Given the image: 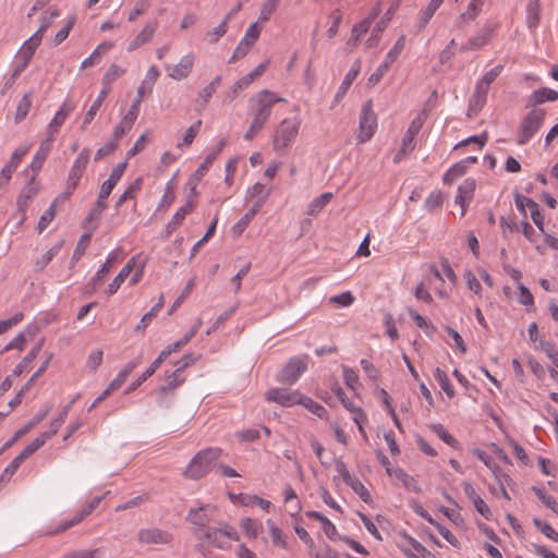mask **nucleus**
Instances as JSON below:
<instances>
[{
	"instance_id": "nucleus-58",
	"label": "nucleus",
	"mask_w": 558,
	"mask_h": 558,
	"mask_svg": "<svg viewBox=\"0 0 558 558\" xmlns=\"http://www.w3.org/2000/svg\"><path fill=\"white\" fill-rule=\"evenodd\" d=\"M400 536L412 547L414 551L420 554L423 558H429L432 553L427 550L420 542L410 536L407 532L400 533Z\"/></svg>"
},
{
	"instance_id": "nucleus-50",
	"label": "nucleus",
	"mask_w": 558,
	"mask_h": 558,
	"mask_svg": "<svg viewBox=\"0 0 558 558\" xmlns=\"http://www.w3.org/2000/svg\"><path fill=\"white\" fill-rule=\"evenodd\" d=\"M468 170V167L464 165V162L459 161L454 163L444 175V182L445 183H452L456 179L459 177H462Z\"/></svg>"
},
{
	"instance_id": "nucleus-36",
	"label": "nucleus",
	"mask_w": 558,
	"mask_h": 558,
	"mask_svg": "<svg viewBox=\"0 0 558 558\" xmlns=\"http://www.w3.org/2000/svg\"><path fill=\"white\" fill-rule=\"evenodd\" d=\"M43 341H40L38 344H36L28 353L27 355L15 366L13 369V376H20L23 374V372L28 367V364L33 362L39 354L41 350Z\"/></svg>"
},
{
	"instance_id": "nucleus-59",
	"label": "nucleus",
	"mask_w": 558,
	"mask_h": 558,
	"mask_svg": "<svg viewBox=\"0 0 558 558\" xmlns=\"http://www.w3.org/2000/svg\"><path fill=\"white\" fill-rule=\"evenodd\" d=\"M221 83V76L217 75L214 77V80L205 86L201 93L199 96L203 99L204 106L209 101L211 96L216 93L217 88L220 86Z\"/></svg>"
},
{
	"instance_id": "nucleus-9",
	"label": "nucleus",
	"mask_w": 558,
	"mask_h": 558,
	"mask_svg": "<svg viewBox=\"0 0 558 558\" xmlns=\"http://www.w3.org/2000/svg\"><path fill=\"white\" fill-rule=\"evenodd\" d=\"M372 107V100H367L362 107L359 125L360 134L357 136L361 143L369 141L377 128V117Z\"/></svg>"
},
{
	"instance_id": "nucleus-39",
	"label": "nucleus",
	"mask_w": 558,
	"mask_h": 558,
	"mask_svg": "<svg viewBox=\"0 0 558 558\" xmlns=\"http://www.w3.org/2000/svg\"><path fill=\"white\" fill-rule=\"evenodd\" d=\"M414 137L415 136L410 135L409 133H405V135L402 138L400 150L393 157L395 163L400 162L404 156H407L408 154H410L411 151L414 150V148H415Z\"/></svg>"
},
{
	"instance_id": "nucleus-37",
	"label": "nucleus",
	"mask_w": 558,
	"mask_h": 558,
	"mask_svg": "<svg viewBox=\"0 0 558 558\" xmlns=\"http://www.w3.org/2000/svg\"><path fill=\"white\" fill-rule=\"evenodd\" d=\"M74 109L75 105L71 100H65L60 107V109L57 111L50 123L53 124V126L60 128L65 122L68 116L72 111H74Z\"/></svg>"
},
{
	"instance_id": "nucleus-40",
	"label": "nucleus",
	"mask_w": 558,
	"mask_h": 558,
	"mask_svg": "<svg viewBox=\"0 0 558 558\" xmlns=\"http://www.w3.org/2000/svg\"><path fill=\"white\" fill-rule=\"evenodd\" d=\"M162 306H163V295H160L159 301L150 308L149 312H147L145 315H143L140 324L135 327V330L137 331L140 329H145L150 324L153 318L157 316V314L162 308Z\"/></svg>"
},
{
	"instance_id": "nucleus-46",
	"label": "nucleus",
	"mask_w": 558,
	"mask_h": 558,
	"mask_svg": "<svg viewBox=\"0 0 558 558\" xmlns=\"http://www.w3.org/2000/svg\"><path fill=\"white\" fill-rule=\"evenodd\" d=\"M532 490L535 493V495L538 497V499L547 507L549 508L554 513L558 514V502L555 500L554 497L548 495L545 489L533 486Z\"/></svg>"
},
{
	"instance_id": "nucleus-55",
	"label": "nucleus",
	"mask_w": 558,
	"mask_h": 558,
	"mask_svg": "<svg viewBox=\"0 0 558 558\" xmlns=\"http://www.w3.org/2000/svg\"><path fill=\"white\" fill-rule=\"evenodd\" d=\"M135 120L136 119H132L131 121H129L126 113L121 120V122L114 128L111 138L118 143V141L132 129Z\"/></svg>"
},
{
	"instance_id": "nucleus-52",
	"label": "nucleus",
	"mask_w": 558,
	"mask_h": 558,
	"mask_svg": "<svg viewBox=\"0 0 558 558\" xmlns=\"http://www.w3.org/2000/svg\"><path fill=\"white\" fill-rule=\"evenodd\" d=\"M241 527L244 530L245 534L250 537H257L258 533L262 531V523L257 520L245 518L241 522Z\"/></svg>"
},
{
	"instance_id": "nucleus-20",
	"label": "nucleus",
	"mask_w": 558,
	"mask_h": 558,
	"mask_svg": "<svg viewBox=\"0 0 558 558\" xmlns=\"http://www.w3.org/2000/svg\"><path fill=\"white\" fill-rule=\"evenodd\" d=\"M28 147H21L14 150L9 162L2 168L0 172V187L8 183L12 173L16 170L22 158L27 154Z\"/></svg>"
},
{
	"instance_id": "nucleus-14",
	"label": "nucleus",
	"mask_w": 558,
	"mask_h": 558,
	"mask_svg": "<svg viewBox=\"0 0 558 558\" xmlns=\"http://www.w3.org/2000/svg\"><path fill=\"white\" fill-rule=\"evenodd\" d=\"M267 66H268V61L262 62L254 70H252L250 73H247L245 76L238 80L231 87L230 92L228 93L227 99L229 101L233 100L238 96L240 90L245 89L246 87H248L252 84V82L254 80L262 76L265 73Z\"/></svg>"
},
{
	"instance_id": "nucleus-15",
	"label": "nucleus",
	"mask_w": 558,
	"mask_h": 558,
	"mask_svg": "<svg viewBox=\"0 0 558 558\" xmlns=\"http://www.w3.org/2000/svg\"><path fill=\"white\" fill-rule=\"evenodd\" d=\"M51 407L46 408L45 410H41L37 412L32 420L26 423L23 427L17 429L14 435L3 444V446L0 449V454H2L7 449H9L15 441H17L21 437H23L25 434H27L32 428H34L38 423H40L43 420L46 418L50 411Z\"/></svg>"
},
{
	"instance_id": "nucleus-25",
	"label": "nucleus",
	"mask_w": 558,
	"mask_h": 558,
	"mask_svg": "<svg viewBox=\"0 0 558 558\" xmlns=\"http://www.w3.org/2000/svg\"><path fill=\"white\" fill-rule=\"evenodd\" d=\"M483 3L484 2H475V0H472L468 5L466 11L460 14L457 19L456 26L463 29L465 24L474 21L482 11Z\"/></svg>"
},
{
	"instance_id": "nucleus-38",
	"label": "nucleus",
	"mask_w": 558,
	"mask_h": 558,
	"mask_svg": "<svg viewBox=\"0 0 558 558\" xmlns=\"http://www.w3.org/2000/svg\"><path fill=\"white\" fill-rule=\"evenodd\" d=\"M267 525L269 526V534H270L272 544L277 547L287 549L288 542H287V537L283 535L282 531L271 520H267Z\"/></svg>"
},
{
	"instance_id": "nucleus-16",
	"label": "nucleus",
	"mask_w": 558,
	"mask_h": 558,
	"mask_svg": "<svg viewBox=\"0 0 558 558\" xmlns=\"http://www.w3.org/2000/svg\"><path fill=\"white\" fill-rule=\"evenodd\" d=\"M137 538L140 543L147 545L169 544L172 541L169 532L156 527L140 530Z\"/></svg>"
},
{
	"instance_id": "nucleus-7",
	"label": "nucleus",
	"mask_w": 558,
	"mask_h": 558,
	"mask_svg": "<svg viewBox=\"0 0 558 558\" xmlns=\"http://www.w3.org/2000/svg\"><path fill=\"white\" fill-rule=\"evenodd\" d=\"M499 28V23L497 22H487L483 25V27L477 32L476 35L472 36L465 44L460 47L461 52L478 50L486 45H488L492 39L495 37L497 29Z\"/></svg>"
},
{
	"instance_id": "nucleus-6",
	"label": "nucleus",
	"mask_w": 558,
	"mask_h": 558,
	"mask_svg": "<svg viewBox=\"0 0 558 558\" xmlns=\"http://www.w3.org/2000/svg\"><path fill=\"white\" fill-rule=\"evenodd\" d=\"M45 445V437L35 438L29 445H27L21 453L13 459V461L3 470L0 475V484L8 483L15 474L20 465L39 448Z\"/></svg>"
},
{
	"instance_id": "nucleus-57",
	"label": "nucleus",
	"mask_w": 558,
	"mask_h": 558,
	"mask_svg": "<svg viewBox=\"0 0 558 558\" xmlns=\"http://www.w3.org/2000/svg\"><path fill=\"white\" fill-rule=\"evenodd\" d=\"M56 213L57 211H56V201H54L51 203L49 208L39 218V221L37 225V230L39 233H41L49 226V223L54 219Z\"/></svg>"
},
{
	"instance_id": "nucleus-28",
	"label": "nucleus",
	"mask_w": 558,
	"mask_h": 558,
	"mask_svg": "<svg viewBox=\"0 0 558 558\" xmlns=\"http://www.w3.org/2000/svg\"><path fill=\"white\" fill-rule=\"evenodd\" d=\"M110 92H111V87H104L100 90V93L98 94L97 98L94 100L93 105L87 110V112H86V114L84 117L83 124H82V129L83 130L93 121V119L95 118L97 111L99 110V108L101 107L104 100L106 99V97L109 95Z\"/></svg>"
},
{
	"instance_id": "nucleus-5",
	"label": "nucleus",
	"mask_w": 558,
	"mask_h": 558,
	"mask_svg": "<svg viewBox=\"0 0 558 558\" xmlns=\"http://www.w3.org/2000/svg\"><path fill=\"white\" fill-rule=\"evenodd\" d=\"M300 121L298 119H284L276 129L272 146L275 150H281L291 145L299 133Z\"/></svg>"
},
{
	"instance_id": "nucleus-8",
	"label": "nucleus",
	"mask_w": 558,
	"mask_h": 558,
	"mask_svg": "<svg viewBox=\"0 0 558 558\" xmlns=\"http://www.w3.org/2000/svg\"><path fill=\"white\" fill-rule=\"evenodd\" d=\"M90 150L89 148H83L78 156L75 158L72 168L70 170L66 189L64 194L70 196L77 187L78 182L88 165Z\"/></svg>"
},
{
	"instance_id": "nucleus-64",
	"label": "nucleus",
	"mask_w": 558,
	"mask_h": 558,
	"mask_svg": "<svg viewBox=\"0 0 558 558\" xmlns=\"http://www.w3.org/2000/svg\"><path fill=\"white\" fill-rule=\"evenodd\" d=\"M534 525L548 538L558 542V532H556L551 525L542 521L538 518L533 519Z\"/></svg>"
},
{
	"instance_id": "nucleus-2",
	"label": "nucleus",
	"mask_w": 558,
	"mask_h": 558,
	"mask_svg": "<svg viewBox=\"0 0 558 558\" xmlns=\"http://www.w3.org/2000/svg\"><path fill=\"white\" fill-rule=\"evenodd\" d=\"M220 454L221 449L219 448H207L198 452L190 462L184 475L192 480L202 478L209 472Z\"/></svg>"
},
{
	"instance_id": "nucleus-47",
	"label": "nucleus",
	"mask_w": 558,
	"mask_h": 558,
	"mask_svg": "<svg viewBox=\"0 0 558 558\" xmlns=\"http://www.w3.org/2000/svg\"><path fill=\"white\" fill-rule=\"evenodd\" d=\"M112 46H113V44L112 43H108V41H104L100 45H98L97 48L94 50V52L88 58L83 60V62L81 64V69H86L88 66L94 65L96 63V58L100 53H105L108 50H110L112 48Z\"/></svg>"
},
{
	"instance_id": "nucleus-1",
	"label": "nucleus",
	"mask_w": 558,
	"mask_h": 558,
	"mask_svg": "<svg viewBox=\"0 0 558 558\" xmlns=\"http://www.w3.org/2000/svg\"><path fill=\"white\" fill-rule=\"evenodd\" d=\"M286 99L277 96L274 92L263 89L250 99V108L253 116V122L265 125L268 121L272 107L277 102H284Z\"/></svg>"
},
{
	"instance_id": "nucleus-24",
	"label": "nucleus",
	"mask_w": 558,
	"mask_h": 558,
	"mask_svg": "<svg viewBox=\"0 0 558 558\" xmlns=\"http://www.w3.org/2000/svg\"><path fill=\"white\" fill-rule=\"evenodd\" d=\"M387 473L389 476L396 477L398 481H400L405 488L418 494L421 493V487L417 485L416 480L409 475L403 469L401 468H387Z\"/></svg>"
},
{
	"instance_id": "nucleus-35",
	"label": "nucleus",
	"mask_w": 558,
	"mask_h": 558,
	"mask_svg": "<svg viewBox=\"0 0 558 558\" xmlns=\"http://www.w3.org/2000/svg\"><path fill=\"white\" fill-rule=\"evenodd\" d=\"M226 144H227V141L225 138L219 141V143L217 144L216 148L209 155H207V157L204 159V161L196 169V171H195L196 175L203 177L208 171L210 165L214 162V160L221 153V150L223 149Z\"/></svg>"
},
{
	"instance_id": "nucleus-29",
	"label": "nucleus",
	"mask_w": 558,
	"mask_h": 558,
	"mask_svg": "<svg viewBox=\"0 0 558 558\" xmlns=\"http://www.w3.org/2000/svg\"><path fill=\"white\" fill-rule=\"evenodd\" d=\"M157 23L147 24L129 45L128 51H133L141 46L149 43L155 34Z\"/></svg>"
},
{
	"instance_id": "nucleus-56",
	"label": "nucleus",
	"mask_w": 558,
	"mask_h": 558,
	"mask_svg": "<svg viewBox=\"0 0 558 558\" xmlns=\"http://www.w3.org/2000/svg\"><path fill=\"white\" fill-rule=\"evenodd\" d=\"M125 73V70L117 64H111L102 77L104 87H110V84Z\"/></svg>"
},
{
	"instance_id": "nucleus-32",
	"label": "nucleus",
	"mask_w": 558,
	"mask_h": 558,
	"mask_svg": "<svg viewBox=\"0 0 558 558\" xmlns=\"http://www.w3.org/2000/svg\"><path fill=\"white\" fill-rule=\"evenodd\" d=\"M444 0H430L427 7L421 12L418 22H417V29L421 32L426 27V25L429 23L430 19L435 14V12L438 10V8L442 4Z\"/></svg>"
},
{
	"instance_id": "nucleus-13",
	"label": "nucleus",
	"mask_w": 558,
	"mask_h": 558,
	"mask_svg": "<svg viewBox=\"0 0 558 558\" xmlns=\"http://www.w3.org/2000/svg\"><path fill=\"white\" fill-rule=\"evenodd\" d=\"M35 178L36 175L31 178L29 182L22 189L16 201L17 213L20 214V225L26 220V210L28 208L29 202L39 191L38 186L35 184Z\"/></svg>"
},
{
	"instance_id": "nucleus-51",
	"label": "nucleus",
	"mask_w": 558,
	"mask_h": 558,
	"mask_svg": "<svg viewBox=\"0 0 558 558\" xmlns=\"http://www.w3.org/2000/svg\"><path fill=\"white\" fill-rule=\"evenodd\" d=\"M430 429L447 445L451 446L452 448L458 447L459 442L457 439L451 434H449L441 424H433L430 425Z\"/></svg>"
},
{
	"instance_id": "nucleus-31",
	"label": "nucleus",
	"mask_w": 558,
	"mask_h": 558,
	"mask_svg": "<svg viewBox=\"0 0 558 558\" xmlns=\"http://www.w3.org/2000/svg\"><path fill=\"white\" fill-rule=\"evenodd\" d=\"M541 21V0H531L526 5V26L535 29Z\"/></svg>"
},
{
	"instance_id": "nucleus-18",
	"label": "nucleus",
	"mask_w": 558,
	"mask_h": 558,
	"mask_svg": "<svg viewBox=\"0 0 558 558\" xmlns=\"http://www.w3.org/2000/svg\"><path fill=\"white\" fill-rule=\"evenodd\" d=\"M399 5H400V0H396L390 5V8L387 10L384 17L377 23V25L373 29L371 37L366 40L367 48H373V47L377 46L379 38H380V34L387 27L389 21L391 20V17L396 13V11L399 9Z\"/></svg>"
},
{
	"instance_id": "nucleus-54",
	"label": "nucleus",
	"mask_w": 558,
	"mask_h": 558,
	"mask_svg": "<svg viewBox=\"0 0 558 558\" xmlns=\"http://www.w3.org/2000/svg\"><path fill=\"white\" fill-rule=\"evenodd\" d=\"M405 40V36L401 35L396 41L395 46L388 51L385 62H387L390 66L398 59V57L404 49Z\"/></svg>"
},
{
	"instance_id": "nucleus-3",
	"label": "nucleus",
	"mask_w": 558,
	"mask_h": 558,
	"mask_svg": "<svg viewBox=\"0 0 558 558\" xmlns=\"http://www.w3.org/2000/svg\"><path fill=\"white\" fill-rule=\"evenodd\" d=\"M545 117V109L531 108L519 125L517 143L525 145L542 128Z\"/></svg>"
},
{
	"instance_id": "nucleus-10",
	"label": "nucleus",
	"mask_w": 558,
	"mask_h": 558,
	"mask_svg": "<svg viewBox=\"0 0 558 558\" xmlns=\"http://www.w3.org/2000/svg\"><path fill=\"white\" fill-rule=\"evenodd\" d=\"M307 356L293 357L278 374L277 380L282 384H294L307 369Z\"/></svg>"
},
{
	"instance_id": "nucleus-53",
	"label": "nucleus",
	"mask_w": 558,
	"mask_h": 558,
	"mask_svg": "<svg viewBox=\"0 0 558 558\" xmlns=\"http://www.w3.org/2000/svg\"><path fill=\"white\" fill-rule=\"evenodd\" d=\"M194 207L195 205L193 201H187L183 206H181L171 218L173 225L180 227L185 217L194 210Z\"/></svg>"
},
{
	"instance_id": "nucleus-12",
	"label": "nucleus",
	"mask_w": 558,
	"mask_h": 558,
	"mask_svg": "<svg viewBox=\"0 0 558 558\" xmlns=\"http://www.w3.org/2000/svg\"><path fill=\"white\" fill-rule=\"evenodd\" d=\"M208 506H203L197 509H191L187 514V520L193 524L192 533L195 537L202 541V534L206 530H210L211 519L207 513Z\"/></svg>"
},
{
	"instance_id": "nucleus-34",
	"label": "nucleus",
	"mask_w": 558,
	"mask_h": 558,
	"mask_svg": "<svg viewBox=\"0 0 558 558\" xmlns=\"http://www.w3.org/2000/svg\"><path fill=\"white\" fill-rule=\"evenodd\" d=\"M119 254L121 255V257H123L124 253L122 250H119V251H114L112 252L106 263L101 266V268L96 272L95 277L93 278V286L94 288L100 283L105 277L106 274H108L110 271V267L113 263L118 262L119 260Z\"/></svg>"
},
{
	"instance_id": "nucleus-23",
	"label": "nucleus",
	"mask_w": 558,
	"mask_h": 558,
	"mask_svg": "<svg viewBox=\"0 0 558 558\" xmlns=\"http://www.w3.org/2000/svg\"><path fill=\"white\" fill-rule=\"evenodd\" d=\"M194 64V57L192 54L184 56L178 64L171 68L169 76L173 80H183L191 73Z\"/></svg>"
},
{
	"instance_id": "nucleus-4",
	"label": "nucleus",
	"mask_w": 558,
	"mask_h": 558,
	"mask_svg": "<svg viewBox=\"0 0 558 558\" xmlns=\"http://www.w3.org/2000/svg\"><path fill=\"white\" fill-rule=\"evenodd\" d=\"M238 538L235 529L223 522H219L217 526H213L202 534V539L222 550L230 548V543L227 539L238 541Z\"/></svg>"
},
{
	"instance_id": "nucleus-11",
	"label": "nucleus",
	"mask_w": 558,
	"mask_h": 558,
	"mask_svg": "<svg viewBox=\"0 0 558 558\" xmlns=\"http://www.w3.org/2000/svg\"><path fill=\"white\" fill-rule=\"evenodd\" d=\"M265 399L268 402H275L282 407H292L300 404L302 400V393L298 390H291L289 388H271L265 392Z\"/></svg>"
},
{
	"instance_id": "nucleus-27",
	"label": "nucleus",
	"mask_w": 558,
	"mask_h": 558,
	"mask_svg": "<svg viewBox=\"0 0 558 558\" xmlns=\"http://www.w3.org/2000/svg\"><path fill=\"white\" fill-rule=\"evenodd\" d=\"M135 267V258L132 257L113 278L112 282L108 286V294H114L124 280L130 276L133 268Z\"/></svg>"
},
{
	"instance_id": "nucleus-61",
	"label": "nucleus",
	"mask_w": 558,
	"mask_h": 558,
	"mask_svg": "<svg viewBox=\"0 0 558 558\" xmlns=\"http://www.w3.org/2000/svg\"><path fill=\"white\" fill-rule=\"evenodd\" d=\"M300 404L304 408L308 409L312 413L316 414L318 417H323L327 410L322 404L315 402L313 399L302 395V400L300 401Z\"/></svg>"
},
{
	"instance_id": "nucleus-49",
	"label": "nucleus",
	"mask_w": 558,
	"mask_h": 558,
	"mask_svg": "<svg viewBox=\"0 0 558 558\" xmlns=\"http://www.w3.org/2000/svg\"><path fill=\"white\" fill-rule=\"evenodd\" d=\"M435 378L436 380L438 381L439 386L441 387V389L445 391V393L449 397V398H453L454 397V389L447 376V374L440 369L439 367L436 368L435 371Z\"/></svg>"
},
{
	"instance_id": "nucleus-44",
	"label": "nucleus",
	"mask_w": 558,
	"mask_h": 558,
	"mask_svg": "<svg viewBox=\"0 0 558 558\" xmlns=\"http://www.w3.org/2000/svg\"><path fill=\"white\" fill-rule=\"evenodd\" d=\"M63 245V241L58 242L52 247H50L40 258L36 262V267L39 270H43L54 256H57Z\"/></svg>"
},
{
	"instance_id": "nucleus-17",
	"label": "nucleus",
	"mask_w": 558,
	"mask_h": 558,
	"mask_svg": "<svg viewBox=\"0 0 558 558\" xmlns=\"http://www.w3.org/2000/svg\"><path fill=\"white\" fill-rule=\"evenodd\" d=\"M476 189V182L472 178L465 179L462 184L458 187V193L454 198V203L460 205L461 207V216H464L466 213V208L469 203L472 201L474 196V192Z\"/></svg>"
},
{
	"instance_id": "nucleus-48",
	"label": "nucleus",
	"mask_w": 558,
	"mask_h": 558,
	"mask_svg": "<svg viewBox=\"0 0 558 558\" xmlns=\"http://www.w3.org/2000/svg\"><path fill=\"white\" fill-rule=\"evenodd\" d=\"M254 45L255 44L251 43L245 37H243L241 39V41L239 43V45L235 47V49L228 62L233 63L236 60L244 58Z\"/></svg>"
},
{
	"instance_id": "nucleus-43",
	"label": "nucleus",
	"mask_w": 558,
	"mask_h": 558,
	"mask_svg": "<svg viewBox=\"0 0 558 558\" xmlns=\"http://www.w3.org/2000/svg\"><path fill=\"white\" fill-rule=\"evenodd\" d=\"M39 44L40 38H37V36H32L24 43L20 52V57L25 59V61H31Z\"/></svg>"
},
{
	"instance_id": "nucleus-41",
	"label": "nucleus",
	"mask_w": 558,
	"mask_h": 558,
	"mask_svg": "<svg viewBox=\"0 0 558 558\" xmlns=\"http://www.w3.org/2000/svg\"><path fill=\"white\" fill-rule=\"evenodd\" d=\"M332 198V193L326 192L323 193L320 196L313 199L307 209L308 215H316L318 214Z\"/></svg>"
},
{
	"instance_id": "nucleus-45",
	"label": "nucleus",
	"mask_w": 558,
	"mask_h": 558,
	"mask_svg": "<svg viewBox=\"0 0 558 558\" xmlns=\"http://www.w3.org/2000/svg\"><path fill=\"white\" fill-rule=\"evenodd\" d=\"M31 107H32L31 94L26 93L20 100L17 108H16L15 118H14L16 123L21 122L22 120H24L27 117Z\"/></svg>"
},
{
	"instance_id": "nucleus-60",
	"label": "nucleus",
	"mask_w": 558,
	"mask_h": 558,
	"mask_svg": "<svg viewBox=\"0 0 558 558\" xmlns=\"http://www.w3.org/2000/svg\"><path fill=\"white\" fill-rule=\"evenodd\" d=\"M348 486L352 488V490L366 504L372 501V496L367 488L363 485L361 481L357 478H353Z\"/></svg>"
},
{
	"instance_id": "nucleus-30",
	"label": "nucleus",
	"mask_w": 558,
	"mask_h": 558,
	"mask_svg": "<svg viewBox=\"0 0 558 558\" xmlns=\"http://www.w3.org/2000/svg\"><path fill=\"white\" fill-rule=\"evenodd\" d=\"M50 150H51V146L48 144V142L40 143V146H39L38 150L36 151L35 156L33 157V160L29 166V168L33 171V175H37V173L40 171Z\"/></svg>"
},
{
	"instance_id": "nucleus-33",
	"label": "nucleus",
	"mask_w": 558,
	"mask_h": 558,
	"mask_svg": "<svg viewBox=\"0 0 558 558\" xmlns=\"http://www.w3.org/2000/svg\"><path fill=\"white\" fill-rule=\"evenodd\" d=\"M143 178H136L116 202V208H120L126 201L134 199L142 189Z\"/></svg>"
},
{
	"instance_id": "nucleus-22",
	"label": "nucleus",
	"mask_w": 558,
	"mask_h": 558,
	"mask_svg": "<svg viewBox=\"0 0 558 558\" xmlns=\"http://www.w3.org/2000/svg\"><path fill=\"white\" fill-rule=\"evenodd\" d=\"M558 100V92L542 87L534 90L529 97L526 108H536V106L542 105L546 101H556Z\"/></svg>"
},
{
	"instance_id": "nucleus-63",
	"label": "nucleus",
	"mask_w": 558,
	"mask_h": 558,
	"mask_svg": "<svg viewBox=\"0 0 558 558\" xmlns=\"http://www.w3.org/2000/svg\"><path fill=\"white\" fill-rule=\"evenodd\" d=\"M159 77V71L156 65H151L145 76V80L142 82L141 86H144V90L147 92V94H150L153 90V86L156 83L157 78Z\"/></svg>"
},
{
	"instance_id": "nucleus-26",
	"label": "nucleus",
	"mask_w": 558,
	"mask_h": 558,
	"mask_svg": "<svg viewBox=\"0 0 558 558\" xmlns=\"http://www.w3.org/2000/svg\"><path fill=\"white\" fill-rule=\"evenodd\" d=\"M141 356L130 361L117 375V377L109 384L108 388L112 392L118 390L126 380L128 376L140 365Z\"/></svg>"
},
{
	"instance_id": "nucleus-42",
	"label": "nucleus",
	"mask_w": 558,
	"mask_h": 558,
	"mask_svg": "<svg viewBox=\"0 0 558 558\" xmlns=\"http://www.w3.org/2000/svg\"><path fill=\"white\" fill-rule=\"evenodd\" d=\"M367 25H366V22H360L357 24H355L351 31V36L347 43L348 47L350 48V50H353L356 46H357V43L360 41V38L367 33Z\"/></svg>"
},
{
	"instance_id": "nucleus-62",
	"label": "nucleus",
	"mask_w": 558,
	"mask_h": 558,
	"mask_svg": "<svg viewBox=\"0 0 558 558\" xmlns=\"http://www.w3.org/2000/svg\"><path fill=\"white\" fill-rule=\"evenodd\" d=\"M281 0H266L259 12V21L267 22L278 8Z\"/></svg>"
},
{
	"instance_id": "nucleus-19",
	"label": "nucleus",
	"mask_w": 558,
	"mask_h": 558,
	"mask_svg": "<svg viewBox=\"0 0 558 558\" xmlns=\"http://www.w3.org/2000/svg\"><path fill=\"white\" fill-rule=\"evenodd\" d=\"M489 88L481 83H476L473 95L469 100L468 117L473 118L483 109L487 100Z\"/></svg>"
},
{
	"instance_id": "nucleus-21",
	"label": "nucleus",
	"mask_w": 558,
	"mask_h": 558,
	"mask_svg": "<svg viewBox=\"0 0 558 558\" xmlns=\"http://www.w3.org/2000/svg\"><path fill=\"white\" fill-rule=\"evenodd\" d=\"M360 71H361V60L357 59L353 62L351 69L345 74V76L335 96L331 108H333L343 98V96L347 94L348 89L350 88V86L352 85V83L354 82L356 76L359 75Z\"/></svg>"
}]
</instances>
